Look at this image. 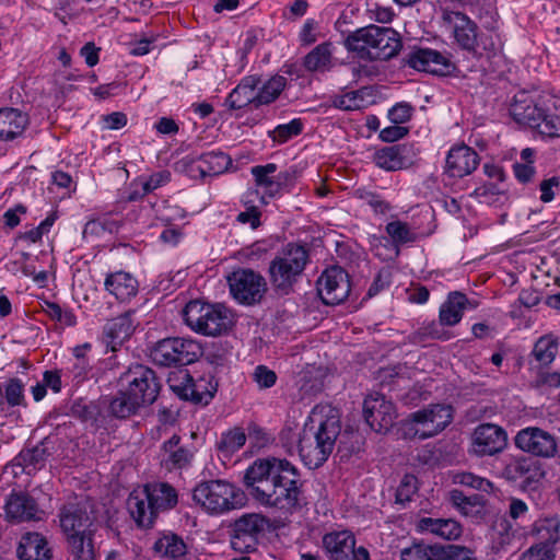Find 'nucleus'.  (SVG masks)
Listing matches in <instances>:
<instances>
[{
    "label": "nucleus",
    "mask_w": 560,
    "mask_h": 560,
    "mask_svg": "<svg viewBox=\"0 0 560 560\" xmlns=\"http://www.w3.org/2000/svg\"><path fill=\"white\" fill-rule=\"evenodd\" d=\"M141 406L126 390L119 392L109 402V411L113 416L125 419L136 413Z\"/></svg>",
    "instance_id": "45"
},
{
    "label": "nucleus",
    "mask_w": 560,
    "mask_h": 560,
    "mask_svg": "<svg viewBox=\"0 0 560 560\" xmlns=\"http://www.w3.org/2000/svg\"><path fill=\"white\" fill-rule=\"evenodd\" d=\"M540 201L547 203L553 200L557 192L560 191V177L552 176L544 179L539 184Z\"/></svg>",
    "instance_id": "62"
},
{
    "label": "nucleus",
    "mask_w": 560,
    "mask_h": 560,
    "mask_svg": "<svg viewBox=\"0 0 560 560\" xmlns=\"http://www.w3.org/2000/svg\"><path fill=\"white\" fill-rule=\"evenodd\" d=\"M413 113V107L406 102L397 103L388 110V119L396 125L407 122Z\"/></svg>",
    "instance_id": "60"
},
{
    "label": "nucleus",
    "mask_w": 560,
    "mask_h": 560,
    "mask_svg": "<svg viewBox=\"0 0 560 560\" xmlns=\"http://www.w3.org/2000/svg\"><path fill=\"white\" fill-rule=\"evenodd\" d=\"M448 495L451 503L466 516L477 515L482 511L483 498L479 494L466 495L463 491L454 489Z\"/></svg>",
    "instance_id": "41"
},
{
    "label": "nucleus",
    "mask_w": 560,
    "mask_h": 560,
    "mask_svg": "<svg viewBox=\"0 0 560 560\" xmlns=\"http://www.w3.org/2000/svg\"><path fill=\"white\" fill-rule=\"evenodd\" d=\"M303 124L300 119H293L288 124L279 125L272 131V139L279 143H284L292 137L302 132Z\"/></svg>",
    "instance_id": "56"
},
{
    "label": "nucleus",
    "mask_w": 560,
    "mask_h": 560,
    "mask_svg": "<svg viewBox=\"0 0 560 560\" xmlns=\"http://www.w3.org/2000/svg\"><path fill=\"white\" fill-rule=\"evenodd\" d=\"M260 80L257 77L248 75L242 79L235 89L229 94L226 104L231 109H241L249 104L257 107V86Z\"/></svg>",
    "instance_id": "31"
},
{
    "label": "nucleus",
    "mask_w": 560,
    "mask_h": 560,
    "mask_svg": "<svg viewBox=\"0 0 560 560\" xmlns=\"http://www.w3.org/2000/svg\"><path fill=\"white\" fill-rule=\"evenodd\" d=\"M183 318L192 330L205 336H220L233 326L232 313L224 305L198 300L186 304Z\"/></svg>",
    "instance_id": "6"
},
{
    "label": "nucleus",
    "mask_w": 560,
    "mask_h": 560,
    "mask_svg": "<svg viewBox=\"0 0 560 560\" xmlns=\"http://www.w3.org/2000/svg\"><path fill=\"white\" fill-rule=\"evenodd\" d=\"M417 527L420 532L430 533L446 540L457 539L462 535V526L452 518L422 517Z\"/></svg>",
    "instance_id": "33"
},
{
    "label": "nucleus",
    "mask_w": 560,
    "mask_h": 560,
    "mask_svg": "<svg viewBox=\"0 0 560 560\" xmlns=\"http://www.w3.org/2000/svg\"><path fill=\"white\" fill-rule=\"evenodd\" d=\"M406 62L409 67L436 75L450 74L454 66L447 57L430 48H418L410 51Z\"/></svg>",
    "instance_id": "20"
},
{
    "label": "nucleus",
    "mask_w": 560,
    "mask_h": 560,
    "mask_svg": "<svg viewBox=\"0 0 560 560\" xmlns=\"http://www.w3.org/2000/svg\"><path fill=\"white\" fill-rule=\"evenodd\" d=\"M124 378L129 385L127 392L140 406H148L156 400L160 383L150 368L137 364L127 371Z\"/></svg>",
    "instance_id": "13"
},
{
    "label": "nucleus",
    "mask_w": 560,
    "mask_h": 560,
    "mask_svg": "<svg viewBox=\"0 0 560 560\" xmlns=\"http://www.w3.org/2000/svg\"><path fill=\"white\" fill-rule=\"evenodd\" d=\"M538 122L534 129H537L540 135L549 138L560 137V115L547 114L545 110Z\"/></svg>",
    "instance_id": "54"
},
{
    "label": "nucleus",
    "mask_w": 560,
    "mask_h": 560,
    "mask_svg": "<svg viewBox=\"0 0 560 560\" xmlns=\"http://www.w3.org/2000/svg\"><path fill=\"white\" fill-rule=\"evenodd\" d=\"M127 508L133 521L141 528H150L158 515L143 490L130 493Z\"/></svg>",
    "instance_id": "27"
},
{
    "label": "nucleus",
    "mask_w": 560,
    "mask_h": 560,
    "mask_svg": "<svg viewBox=\"0 0 560 560\" xmlns=\"http://www.w3.org/2000/svg\"><path fill=\"white\" fill-rule=\"evenodd\" d=\"M201 355V346L186 338H165L155 343L150 351L152 361L161 366L188 365Z\"/></svg>",
    "instance_id": "7"
},
{
    "label": "nucleus",
    "mask_w": 560,
    "mask_h": 560,
    "mask_svg": "<svg viewBox=\"0 0 560 560\" xmlns=\"http://www.w3.org/2000/svg\"><path fill=\"white\" fill-rule=\"evenodd\" d=\"M246 442V434L242 429L235 428L221 435L218 448L226 455L237 452Z\"/></svg>",
    "instance_id": "49"
},
{
    "label": "nucleus",
    "mask_w": 560,
    "mask_h": 560,
    "mask_svg": "<svg viewBox=\"0 0 560 560\" xmlns=\"http://www.w3.org/2000/svg\"><path fill=\"white\" fill-rule=\"evenodd\" d=\"M361 198L364 199L377 214H385L392 209L390 205L375 192L368 191L361 195Z\"/></svg>",
    "instance_id": "64"
},
{
    "label": "nucleus",
    "mask_w": 560,
    "mask_h": 560,
    "mask_svg": "<svg viewBox=\"0 0 560 560\" xmlns=\"http://www.w3.org/2000/svg\"><path fill=\"white\" fill-rule=\"evenodd\" d=\"M191 162V171L198 172L201 177L220 175L232 165V159L222 151L203 153Z\"/></svg>",
    "instance_id": "28"
},
{
    "label": "nucleus",
    "mask_w": 560,
    "mask_h": 560,
    "mask_svg": "<svg viewBox=\"0 0 560 560\" xmlns=\"http://www.w3.org/2000/svg\"><path fill=\"white\" fill-rule=\"evenodd\" d=\"M235 487L224 480H209L199 483L192 493L196 503L210 513L221 514L238 505Z\"/></svg>",
    "instance_id": "8"
},
{
    "label": "nucleus",
    "mask_w": 560,
    "mask_h": 560,
    "mask_svg": "<svg viewBox=\"0 0 560 560\" xmlns=\"http://www.w3.org/2000/svg\"><path fill=\"white\" fill-rule=\"evenodd\" d=\"M133 314V312H126L105 324L103 334L106 346L112 351H116L132 335L136 327L132 319Z\"/></svg>",
    "instance_id": "24"
},
{
    "label": "nucleus",
    "mask_w": 560,
    "mask_h": 560,
    "mask_svg": "<svg viewBox=\"0 0 560 560\" xmlns=\"http://www.w3.org/2000/svg\"><path fill=\"white\" fill-rule=\"evenodd\" d=\"M363 415L370 428L377 433L387 432L397 417L394 404L378 393L364 399Z\"/></svg>",
    "instance_id": "16"
},
{
    "label": "nucleus",
    "mask_w": 560,
    "mask_h": 560,
    "mask_svg": "<svg viewBox=\"0 0 560 560\" xmlns=\"http://www.w3.org/2000/svg\"><path fill=\"white\" fill-rule=\"evenodd\" d=\"M16 556L19 560H51L52 550L44 535L27 532L20 539Z\"/></svg>",
    "instance_id": "23"
},
{
    "label": "nucleus",
    "mask_w": 560,
    "mask_h": 560,
    "mask_svg": "<svg viewBox=\"0 0 560 560\" xmlns=\"http://www.w3.org/2000/svg\"><path fill=\"white\" fill-rule=\"evenodd\" d=\"M4 398L10 407L25 406L24 384L20 378H10L4 387Z\"/></svg>",
    "instance_id": "53"
},
{
    "label": "nucleus",
    "mask_w": 560,
    "mask_h": 560,
    "mask_svg": "<svg viewBox=\"0 0 560 560\" xmlns=\"http://www.w3.org/2000/svg\"><path fill=\"white\" fill-rule=\"evenodd\" d=\"M104 285L117 300L127 302L137 295L139 283L131 273L116 271L106 277Z\"/></svg>",
    "instance_id": "30"
},
{
    "label": "nucleus",
    "mask_w": 560,
    "mask_h": 560,
    "mask_svg": "<svg viewBox=\"0 0 560 560\" xmlns=\"http://www.w3.org/2000/svg\"><path fill=\"white\" fill-rule=\"evenodd\" d=\"M480 164L478 153L470 147L462 143L450 149L445 161V174L454 178L470 175Z\"/></svg>",
    "instance_id": "21"
},
{
    "label": "nucleus",
    "mask_w": 560,
    "mask_h": 560,
    "mask_svg": "<svg viewBox=\"0 0 560 560\" xmlns=\"http://www.w3.org/2000/svg\"><path fill=\"white\" fill-rule=\"evenodd\" d=\"M502 475L509 481L518 482L522 487H530L541 474L535 460L529 457H520L510 462Z\"/></svg>",
    "instance_id": "26"
},
{
    "label": "nucleus",
    "mask_w": 560,
    "mask_h": 560,
    "mask_svg": "<svg viewBox=\"0 0 560 560\" xmlns=\"http://www.w3.org/2000/svg\"><path fill=\"white\" fill-rule=\"evenodd\" d=\"M154 550L164 557L177 559L186 555L187 546L178 535L167 534L155 541Z\"/></svg>",
    "instance_id": "42"
},
{
    "label": "nucleus",
    "mask_w": 560,
    "mask_h": 560,
    "mask_svg": "<svg viewBox=\"0 0 560 560\" xmlns=\"http://www.w3.org/2000/svg\"><path fill=\"white\" fill-rule=\"evenodd\" d=\"M253 380L257 383L259 388H270L276 384V373L265 365H258L253 373Z\"/></svg>",
    "instance_id": "63"
},
{
    "label": "nucleus",
    "mask_w": 560,
    "mask_h": 560,
    "mask_svg": "<svg viewBox=\"0 0 560 560\" xmlns=\"http://www.w3.org/2000/svg\"><path fill=\"white\" fill-rule=\"evenodd\" d=\"M373 89L363 86L355 91L336 95L332 98V106L342 110H360L371 105L373 101Z\"/></svg>",
    "instance_id": "37"
},
{
    "label": "nucleus",
    "mask_w": 560,
    "mask_h": 560,
    "mask_svg": "<svg viewBox=\"0 0 560 560\" xmlns=\"http://www.w3.org/2000/svg\"><path fill=\"white\" fill-rule=\"evenodd\" d=\"M418 491V480L413 475H405L396 490V502L406 504Z\"/></svg>",
    "instance_id": "55"
},
{
    "label": "nucleus",
    "mask_w": 560,
    "mask_h": 560,
    "mask_svg": "<svg viewBox=\"0 0 560 560\" xmlns=\"http://www.w3.org/2000/svg\"><path fill=\"white\" fill-rule=\"evenodd\" d=\"M555 552L547 544H537L527 549L521 560H555Z\"/></svg>",
    "instance_id": "61"
},
{
    "label": "nucleus",
    "mask_w": 560,
    "mask_h": 560,
    "mask_svg": "<svg viewBox=\"0 0 560 560\" xmlns=\"http://www.w3.org/2000/svg\"><path fill=\"white\" fill-rule=\"evenodd\" d=\"M60 527L66 536L95 532V516L85 499L74 498L66 502L59 510Z\"/></svg>",
    "instance_id": "12"
},
{
    "label": "nucleus",
    "mask_w": 560,
    "mask_h": 560,
    "mask_svg": "<svg viewBox=\"0 0 560 560\" xmlns=\"http://www.w3.org/2000/svg\"><path fill=\"white\" fill-rule=\"evenodd\" d=\"M317 292L326 305L342 303L350 293L349 275L337 266L326 269L317 280Z\"/></svg>",
    "instance_id": "14"
},
{
    "label": "nucleus",
    "mask_w": 560,
    "mask_h": 560,
    "mask_svg": "<svg viewBox=\"0 0 560 560\" xmlns=\"http://www.w3.org/2000/svg\"><path fill=\"white\" fill-rule=\"evenodd\" d=\"M9 522L23 523L42 520L43 511L36 500L26 491L12 490L4 505Z\"/></svg>",
    "instance_id": "18"
},
{
    "label": "nucleus",
    "mask_w": 560,
    "mask_h": 560,
    "mask_svg": "<svg viewBox=\"0 0 560 560\" xmlns=\"http://www.w3.org/2000/svg\"><path fill=\"white\" fill-rule=\"evenodd\" d=\"M334 46L325 42L314 47L304 58L303 67L308 72H326L334 66Z\"/></svg>",
    "instance_id": "35"
},
{
    "label": "nucleus",
    "mask_w": 560,
    "mask_h": 560,
    "mask_svg": "<svg viewBox=\"0 0 560 560\" xmlns=\"http://www.w3.org/2000/svg\"><path fill=\"white\" fill-rule=\"evenodd\" d=\"M343 45L361 59L388 60L400 50L401 39L394 28L371 24L348 34Z\"/></svg>",
    "instance_id": "3"
},
{
    "label": "nucleus",
    "mask_w": 560,
    "mask_h": 560,
    "mask_svg": "<svg viewBox=\"0 0 560 560\" xmlns=\"http://www.w3.org/2000/svg\"><path fill=\"white\" fill-rule=\"evenodd\" d=\"M287 79L282 75H276L269 79L264 85L257 91V107L260 105H267L278 98L280 93L284 90Z\"/></svg>",
    "instance_id": "47"
},
{
    "label": "nucleus",
    "mask_w": 560,
    "mask_h": 560,
    "mask_svg": "<svg viewBox=\"0 0 560 560\" xmlns=\"http://www.w3.org/2000/svg\"><path fill=\"white\" fill-rule=\"evenodd\" d=\"M308 261L310 255L305 246L287 244L269 264V278L275 290L289 294L302 277Z\"/></svg>",
    "instance_id": "5"
},
{
    "label": "nucleus",
    "mask_w": 560,
    "mask_h": 560,
    "mask_svg": "<svg viewBox=\"0 0 560 560\" xmlns=\"http://www.w3.org/2000/svg\"><path fill=\"white\" fill-rule=\"evenodd\" d=\"M277 170L278 166L275 163L256 165L250 170L256 186L262 188L264 195L268 198H273L281 191L277 175H273Z\"/></svg>",
    "instance_id": "38"
},
{
    "label": "nucleus",
    "mask_w": 560,
    "mask_h": 560,
    "mask_svg": "<svg viewBox=\"0 0 560 560\" xmlns=\"http://www.w3.org/2000/svg\"><path fill=\"white\" fill-rule=\"evenodd\" d=\"M506 444V431L494 423H481L471 433V453L479 457L501 453Z\"/></svg>",
    "instance_id": "15"
},
{
    "label": "nucleus",
    "mask_w": 560,
    "mask_h": 560,
    "mask_svg": "<svg viewBox=\"0 0 560 560\" xmlns=\"http://www.w3.org/2000/svg\"><path fill=\"white\" fill-rule=\"evenodd\" d=\"M441 25L453 38V42L468 52H478L480 49L487 52H494L498 43L492 35L479 33V27L467 14L441 9Z\"/></svg>",
    "instance_id": "4"
},
{
    "label": "nucleus",
    "mask_w": 560,
    "mask_h": 560,
    "mask_svg": "<svg viewBox=\"0 0 560 560\" xmlns=\"http://www.w3.org/2000/svg\"><path fill=\"white\" fill-rule=\"evenodd\" d=\"M441 547L430 545H413L401 551V560H435Z\"/></svg>",
    "instance_id": "50"
},
{
    "label": "nucleus",
    "mask_w": 560,
    "mask_h": 560,
    "mask_svg": "<svg viewBox=\"0 0 560 560\" xmlns=\"http://www.w3.org/2000/svg\"><path fill=\"white\" fill-rule=\"evenodd\" d=\"M393 273L389 268H382L368 290V296L373 298L381 291L387 289L392 283Z\"/></svg>",
    "instance_id": "59"
},
{
    "label": "nucleus",
    "mask_w": 560,
    "mask_h": 560,
    "mask_svg": "<svg viewBox=\"0 0 560 560\" xmlns=\"http://www.w3.org/2000/svg\"><path fill=\"white\" fill-rule=\"evenodd\" d=\"M217 388L218 383L211 376L200 377L197 381L192 380L188 400L195 404L208 405L214 397Z\"/></svg>",
    "instance_id": "43"
},
{
    "label": "nucleus",
    "mask_w": 560,
    "mask_h": 560,
    "mask_svg": "<svg viewBox=\"0 0 560 560\" xmlns=\"http://www.w3.org/2000/svg\"><path fill=\"white\" fill-rule=\"evenodd\" d=\"M441 322L436 323L434 320L430 323H424L415 334L413 341H424L425 339H441L447 340L450 339V334L445 331L442 327Z\"/></svg>",
    "instance_id": "52"
},
{
    "label": "nucleus",
    "mask_w": 560,
    "mask_h": 560,
    "mask_svg": "<svg viewBox=\"0 0 560 560\" xmlns=\"http://www.w3.org/2000/svg\"><path fill=\"white\" fill-rule=\"evenodd\" d=\"M158 513L173 509L177 504V492L168 483L154 482L142 489Z\"/></svg>",
    "instance_id": "34"
},
{
    "label": "nucleus",
    "mask_w": 560,
    "mask_h": 560,
    "mask_svg": "<svg viewBox=\"0 0 560 560\" xmlns=\"http://www.w3.org/2000/svg\"><path fill=\"white\" fill-rule=\"evenodd\" d=\"M515 445L526 453L544 458L553 457L557 453L555 436L536 427L521 430L515 436Z\"/></svg>",
    "instance_id": "17"
},
{
    "label": "nucleus",
    "mask_w": 560,
    "mask_h": 560,
    "mask_svg": "<svg viewBox=\"0 0 560 560\" xmlns=\"http://www.w3.org/2000/svg\"><path fill=\"white\" fill-rule=\"evenodd\" d=\"M468 304L469 301L464 293L458 291L451 292L440 307L439 319L441 324L445 326L458 324Z\"/></svg>",
    "instance_id": "36"
},
{
    "label": "nucleus",
    "mask_w": 560,
    "mask_h": 560,
    "mask_svg": "<svg viewBox=\"0 0 560 560\" xmlns=\"http://www.w3.org/2000/svg\"><path fill=\"white\" fill-rule=\"evenodd\" d=\"M559 527L560 520L557 516L547 517L537 526V532L541 534V537L546 538V540L555 544L560 539Z\"/></svg>",
    "instance_id": "58"
},
{
    "label": "nucleus",
    "mask_w": 560,
    "mask_h": 560,
    "mask_svg": "<svg viewBox=\"0 0 560 560\" xmlns=\"http://www.w3.org/2000/svg\"><path fill=\"white\" fill-rule=\"evenodd\" d=\"M243 482L247 493L264 506L292 511L301 504V475L285 458L268 456L255 459L246 468Z\"/></svg>",
    "instance_id": "1"
},
{
    "label": "nucleus",
    "mask_w": 560,
    "mask_h": 560,
    "mask_svg": "<svg viewBox=\"0 0 560 560\" xmlns=\"http://www.w3.org/2000/svg\"><path fill=\"white\" fill-rule=\"evenodd\" d=\"M322 542L328 560H337L357 546L355 536L349 529L328 532L323 536Z\"/></svg>",
    "instance_id": "29"
},
{
    "label": "nucleus",
    "mask_w": 560,
    "mask_h": 560,
    "mask_svg": "<svg viewBox=\"0 0 560 560\" xmlns=\"http://www.w3.org/2000/svg\"><path fill=\"white\" fill-rule=\"evenodd\" d=\"M453 481L456 485H462L483 492H489L492 489V483L488 479L468 471L456 472L453 476Z\"/></svg>",
    "instance_id": "51"
},
{
    "label": "nucleus",
    "mask_w": 560,
    "mask_h": 560,
    "mask_svg": "<svg viewBox=\"0 0 560 560\" xmlns=\"http://www.w3.org/2000/svg\"><path fill=\"white\" fill-rule=\"evenodd\" d=\"M267 525L268 520L259 514H245L237 518L230 539L232 549L240 553L256 551Z\"/></svg>",
    "instance_id": "11"
},
{
    "label": "nucleus",
    "mask_w": 560,
    "mask_h": 560,
    "mask_svg": "<svg viewBox=\"0 0 560 560\" xmlns=\"http://www.w3.org/2000/svg\"><path fill=\"white\" fill-rule=\"evenodd\" d=\"M314 422L312 419L305 423L299 436V454L308 468H318L328 459L339 436L338 452L343 453L342 457L359 451L360 436L353 432L340 435L341 428L336 417L320 420L317 427Z\"/></svg>",
    "instance_id": "2"
},
{
    "label": "nucleus",
    "mask_w": 560,
    "mask_h": 560,
    "mask_svg": "<svg viewBox=\"0 0 560 560\" xmlns=\"http://www.w3.org/2000/svg\"><path fill=\"white\" fill-rule=\"evenodd\" d=\"M453 420L451 405L434 404L410 415L409 421L413 434L421 440L442 432Z\"/></svg>",
    "instance_id": "9"
},
{
    "label": "nucleus",
    "mask_w": 560,
    "mask_h": 560,
    "mask_svg": "<svg viewBox=\"0 0 560 560\" xmlns=\"http://www.w3.org/2000/svg\"><path fill=\"white\" fill-rule=\"evenodd\" d=\"M228 283L231 295L244 305L259 303L267 291L265 278L252 269L234 270L228 276Z\"/></svg>",
    "instance_id": "10"
},
{
    "label": "nucleus",
    "mask_w": 560,
    "mask_h": 560,
    "mask_svg": "<svg viewBox=\"0 0 560 560\" xmlns=\"http://www.w3.org/2000/svg\"><path fill=\"white\" fill-rule=\"evenodd\" d=\"M385 230L393 244L397 247V255L399 254V246L413 243L418 238L417 232L413 231L408 223L400 220H395L387 223Z\"/></svg>",
    "instance_id": "44"
},
{
    "label": "nucleus",
    "mask_w": 560,
    "mask_h": 560,
    "mask_svg": "<svg viewBox=\"0 0 560 560\" xmlns=\"http://www.w3.org/2000/svg\"><path fill=\"white\" fill-rule=\"evenodd\" d=\"M416 155L413 144L401 143L377 150L373 160L378 167L393 172L411 166Z\"/></svg>",
    "instance_id": "22"
},
{
    "label": "nucleus",
    "mask_w": 560,
    "mask_h": 560,
    "mask_svg": "<svg viewBox=\"0 0 560 560\" xmlns=\"http://www.w3.org/2000/svg\"><path fill=\"white\" fill-rule=\"evenodd\" d=\"M192 377L186 370H178L170 374L167 384L171 390L180 399L188 400Z\"/></svg>",
    "instance_id": "48"
},
{
    "label": "nucleus",
    "mask_w": 560,
    "mask_h": 560,
    "mask_svg": "<svg viewBox=\"0 0 560 560\" xmlns=\"http://www.w3.org/2000/svg\"><path fill=\"white\" fill-rule=\"evenodd\" d=\"M94 532L66 536L72 560H95Z\"/></svg>",
    "instance_id": "40"
},
{
    "label": "nucleus",
    "mask_w": 560,
    "mask_h": 560,
    "mask_svg": "<svg viewBox=\"0 0 560 560\" xmlns=\"http://www.w3.org/2000/svg\"><path fill=\"white\" fill-rule=\"evenodd\" d=\"M160 464L167 470H176L188 467L195 456V447L184 444L182 438L173 434L164 441L160 448Z\"/></svg>",
    "instance_id": "19"
},
{
    "label": "nucleus",
    "mask_w": 560,
    "mask_h": 560,
    "mask_svg": "<svg viewBox=\"0 0 560 560\" xmlns=\"http://www.w3.org/2000/svg\"><path fill=\"white\" fill-rule=\"evenodd\" d=\"M545 109L538 107L535 100L526 92H520L514 96V101L510 107V114L513 119L530 128H535L542 117Z\"/></svg>",
    "instance_id": "25"
},
{
    "label": "nucleus",
    "mask_w": 560,
    "mask_h": 560,
    "mask_svg": "<svg viewBox=\"0 0 560 560\" xmlns=\"http://www.w3.org/2000/svg\"><path fill=\"white\" fill-rule=\"evenodd\" d=\"M435 560H477L474 552L460 546H448L447 548L441 547Z\"/></svg>",
    "instance_id": "57"
},
{
    "label": "nucleus",
    "mask_w": 560,
    "mask_h": 560,
    "mask_svg": "<svg viewBox=\"0 0 560 560\" xmlns=\"http://www.w3.org/2000/svg\"><path fill=\"white\" fill-rule=\"evenodd\" d=\"M28 124L27 115L16 108H0V140L9 141L22 135Z\"/></svg>",
    "instance_id": "32"
},
{
    "label": "nucleus",
    "mask_w": 560,
    "mask_h": 560,
    "mask_svg": "<svg viewBox=\"0 0 560 560\" xmlns=\"http://www.w3.org/2000/svg\"><path fill=\"white\" fill-rule=\"evenodd\" d=\"M557 352V339L552 336H542L536 341L532 353L540 365L546 366L555 360Z\"/></svg>",
    "instance_id": "46"
},
{
    "label": "nucleus",
    "mask_w": 560,
    "mask_h": 560,
    "mask_svg": "<svg viewBox=\"0 0 560 560\" xmlns=\"http://www.w3.org/2000/svg\"><path fill=\"white\" fill-rule=\"evenodd\" d=\"M48 455L44 444L24 448L14 458V465L20 466L23 472L32 475L45 466Z\"/></svg>",
    "instance_id": "39"
}]
</instances>
